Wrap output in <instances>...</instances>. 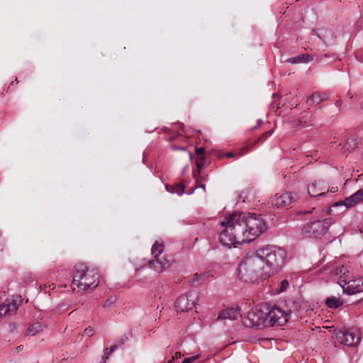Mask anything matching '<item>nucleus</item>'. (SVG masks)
<instances>
[{
  "label": "nucleus",
  "mask_w": 363,
  "mask_h": 363,
  "mask_svg": "<svg viewBox=\"0 0 363 363\" xmlns=\"http://www.w3.org/2000/svg\"><path fill=\"white\" fill-rule=\"evenodd\" d=\"M238 275L240 279L250 283L259 282L269 277L264 261L258 255V249L247 254L241 260L238 267Z\"/></svg>",
  "instance_id": "1"
},
{
  "label": "nucleus",
  "mask_w": 363,
  "mask_h": 363,
  "mask_svg": "<svg viewBox=\"0 0 363 363\" xmlns=\"http://www.w3.org/2000/svg\"><path fill=\"white\" fill-rule=\"evenodd\" d=\"M231 214L245 243L255 240L266 230V223L260 215L242 212Z\"/></svg>",
  "instance_id": "2"
},
{
  "label": "nucleus",
  "mask_w": 363,
  "mask_h": 363,
  "mask_svg": "<svg viewBox=\"0 0 363 363\" xmlns=\"http://www.w3.org/2000/svg\"><path fill=\"white\" fill-rule=\"evenodd\" d=\"M258 255H261L269 277L281 270L287 255L284 249L269 245L258 248Z\"/></svg>",
  "instance_id": "3"
},
{
  "label": "nucleus",
  "mask_w": 363,
  "mask_h": 363,
  "mask_svg": "<svg viewBox=\"0 0 363 363\" xmlns=\"http://www.w3.org/2000/svg\"><path fill=\"white\" fill-rule=\"evenodd\" d=\"M99 277L97 269H89L85 264H79L75 266L73 283L83 291L93 289L99 285Z\"/></svg>",
  "instance_id": "4"
},
{
  "label": "nucleus",
  "mask_w": 363,
  "mask_h": 363,
  "mask_svg": "<svg viewBox=\"0 0 363 363\" xmlns=\"http://www.w3.org/2000/svg\"><path fill=\"white\" fill-rule=\"evenodd\" d=\"M220 225L224 228L219 235L220 242L223 245L230 248L232 246L236 247L238 244L245 243L231 213L224 218Z\"/></svg>",
  "instance_id": "5"
},
{
  "label": "nucleus",
  "mask_w": 363,
  "mask_h": 363,
  "mask_svg": "<svg viewBox=\"0 0 363 363\" xmlns=\"http://www.w3.org/2000/svg\"><path fill=\"white\" fill-rule=\"evenodd\" d=\"M333 223L331 218L313 220L304 225L301 233L309 238H320L327 233Z\"/></svg>",
  "instance_id": "6"
},
{
  "label": "nucleus",
  "mask_w": 363,
  "mask_h": 363,
  "mask_svg": "<svg viewBox=\"0 0 363 363\" xmlns=\"http://www.w3.org/2000/svg\"><path fill=\"white\" fill-rule=\"evenodd\" d=\"M264 304H260L251 309L247 316L242 318L243 324L247 328H266Z\"/></svg>",
  "instance_id": "7"
},
{
  "label": "nucleus",
  "mask_w": 363,
  "mask_h": 363,
  "mask_svg": "<svg viewBox=\"0 0 363 363\" xmlns=\"http://www.w3.org/2000/svg\"><path fill=\"white\" fill-rule=\"evenodd\" d=\"M264 311L266 328L274 325L282 326L288 321L289 314L279 307L270 306L267 303H264Z\"/></svg>",
  "instance_id": "8"
},
{
  "label": "nucleus",
  "mask_w": 363,
  "mask_h": 363,
  "mask_svg": "<svg viewBox=\"0 0 363 363\" xmlns=\"http://www.w3.org/2000/svg\"><path fill=\"white\" fill-rule=\"evenodd\" d=\"M335 336L339 343L348 347L356 346L361 340L359 332L354 328L336 330Z\"/></svg>",
  "instance_id": "9"
},
{
  "label": "nucleus",
  "mask_w": 363,
  "mask_h": 363,
  "mask_svg": "<svg viewBox=\"0 0 363 363\" xmlns=\"http://www.w3.org/2000/svg\"><path fill=\"white\" fill-rule=\"evenodd\" d=\"M196 299L197 295L194 292L179 296L174 303L177 311L182 313L191 310L196 305Z\"/></svg>",
  "instance_id": "10"
},
{
  "label": "nucleus",
  "mask_w": 363,
  "mask_h": 363,
  "mask_svg": "<svg viewBox=\"0 0 363 363\" xmlns=\"http://www.w3.org/2000/svg\"><path fill=\"white\" fill-rule=\"evenodd\" d=\"M174 260L172 258L164 255L161 257H158L156 259H152L148 262L150 268L154 269L157 273H161L165 269L169 267Z\"/></svg>",
  "instance_id": "11"
},
{
  "label": "nucleus",
  "mask_w": 363,
  "mask_h": 363,
  "mask_svg": "<svg viewBox=\"0 0 363 363\" xmlns=\"http://www.w3.org/2000/svg\"><path fill=\"white\" fill-rule=\"evenodd\" d=\"M297 199L298 196L296 193L286 192L281 195L276 194L273 197L272 203L274 206L278 208L285 207L291 204L292 201Z\"/></svg>",
  "instance_id": "12"
},
{
  "label": "nucleus",
  "mask_w": 363,
  "mask_h": 363,
  "mask_svg": "<svg viewBox=\"0 0 363 363\" xmlns=\"http://www.w3.org/2000/svg\"><path fill=\"white\" fill-rule=\"evenodd\" d=\"M19 305L14 300H6L0 305V319L4 317L14 315Z\"/></svg>",
  "instance_id": "13"
},
{
  "label": "nucleus",
  "mask_w": 363,
  "mask_h": 363,
  "mask_svg": "<svg viewBox=\"0 0 363 363\" xmlns=\"http://www.w3.org/2000/svg\"><path fill=\"white\" fill-rule=\"evenodd\" d=\"M329 191L326 184L323 181H315L308 186V193L311 196H320Z\"/></svg>",
  "instance_id": "14"
},
{
  "label": "nucleus",
  "mask_w": 363,
  "mask_h": 363,
  "mask_svg": "<svg viewBox=\"0 0 363 363\" xmlns=\"http://www.w3.org/2000/svg\"><path fill=\"white\" fill-rule=\"evenodd\" d=\"M343 291L348 294H354L363 291V281L361 279H350L342 287Z\"/></svg>",
  "instance_id": "15"
},
{
  "label": "nucleus",
  "mask_w": 363,
  "mask_h": 363,
  "mask_svg": "<svg viewBox=\"0 0 363 363\" xmlns=\"http://www.w3.org/2000/svg\"><path fill=\"white\" fill-rule=\"evenodd\" d=\"M240 310L238 308H229L223 310L218 316V320H237L241 317Z\"/></svg>",
  "instance_id": "16"
},
{
  "label": "nucleus",
  "mask_w": 363,
  "mask_h": 363,
  "mask_svg": "<svg viewBox=\"0 0 363 363\" xmlns=\"http://www.w3.org/2000/svg\"><path fill=\"white\" fill-rule=\"evenodd\" d=\"M317 35L326 45L332 43L335 38L334 33L326 28L319 29Z\"/></svg>",
  "instance_id": "17"
},
{
  "label": "nucleus",
  "mask_w": 363,
  "mask_h": 363,
  "mask_svg": "<svg viewBox=\"0 0 363 363\" xmlns=\"http://www.w3.org/2000/svg\"><path fill=\"white\" fill-rule=\"evenodd\" d=\"M346 201L349 206H354L357 203L363 202V188L350 196Z\"/></svg>",
  "instance_id": "18"
},
{
  "label": "nucleus",
  "mask_w": 363,
  "mask_h": 363,
  "mask_svg": "<svg viewBox=\"0 0 363 363\" xmlns=\"http://www.w3.org/2000/svg\"><path fill=\"white\" fill-rule=\"evenodd\" d=\"M324 100L325 98L319 92H315L308 98L306 103L309 106H313L320 104Z\"/></svg>",
  "instance_id": "19"
},
{
  "label": "nucleus",
  "mask_w": 363,
  "mask_h": 363,
  "mask_svg": "<svg viewBox=\"0 0 363 363\" xmlns=\"http://www.w3.org/2000/svg\"><path fill=\"white\" fill-rule=\"evenodd\" d=\"M165 188L167 191L171 194H177L179 196H182L184 194L185 186L182 184H177L174 186L166 185Z\"/></svg>",
  "instance_id": "20"
},
{
  "label": "nucleus",
  "mask_w": 363,
  "mask_h": 363,
  "mask_svg": "<svg viewBox=\"0 0 363 363\" xmlns=\"http://www.w3.org/2000/svg\"><path fill=\"white\" fill-rule=\"evenodd\" d=\"M344 303L343 300L334 296L328 297L325 301V304L330 308H337Z\"/></svg>",
  "instance_id": "21"
},
{
  "label": "nucleus",
  "mask_w": 363,
  "mask_h": 363,
  "mask_svg": "<svg viewBox=\"0 0 363 363\" xmlns=\"http://www.w3.org/2000/svg\"><path fill=\"white\" fill-rule=\"evenodd\" d=\"M163 251L164 245L162 242L156 241L152 246L151 249V254L154 257V259H156L157 258L160 257Z\"/></svg>",
  "instance_id": "22"
},
{
  "label": "nucleus",
  "mask_w": 363,
  "mask_h": 363,
  "mask_svg": "<svg viewBox=\"0 0 363 363\" xmlns=\"http://www.w3.org/2000/svg\"><path fill=\"white\" fill-rule=\"evenodd\" d=\"M312 60V57L308 55H300L296 57L289 58L286 61L291 64L306 63Z\"/></svg>",
  "instance_id": "23"
},
{
  "label": "nucleus",
  "mask_w": 363,
  "mask_h": 363,
  "mask_svg": "<svg viewBox=\"0 0 363 363\" xmlns=\"http://www.w3.org/2000/svg\"><path fill=\"white\" fill-rule=\"evenodd\" d=\"M44 328V325L40 323H35L29 326L27 330V335L33 336L38 333L42 331Z\"/></svg>",
  "instance_id": "24"
},
{
  "label": "nucleus",
  "mask_w": 363,
  "mask_h": 363,
  "mask_svg": "<svg viewBox=\"0 0 363 363\" xmlns=\"http://www.w3.org/2000/svg\"><path fill=\"white\" fill-rule=\"evenodd\" d=\"M128 337L126 335H124V337H122L121 339L118 341L117 345H114L113 346L111 347L110 348H106V354L108 356L111 355L112 354V352H113L118 348V346L123 345L125 342V341H126L128 340Z\"/></svg>",
  "instance_id": "25"
},
{
  "label": "nucleus",
  "mask_w": 363,
  "mask_h": 363,
  "mask_svg": "<svg viewBox=\"0 0 363 363\" xmlns=\"http://www.w3.org/2000/svg\"><path fill=\"white\" fill-rule=\"evenodd\" d=\"M334 273L335 275L339 277V279L340 278V275L345 274L347 273V277L349 276V270L347 267L345 266H340L337 267L335 269Z\"/></svg>",
  "instance_id": "26"
},
{
  "label": "nucleus",
  "mask_w": 363,
  "mask_h": 363,
  "mask_svg": "<svg viewBox=\"0 0 363 363\" xmlns=\"http://www.w3.org/2000/svg\"><path fill=\"white\" fill-rule=\"evenodd\" d=\"M352 279V277L350 272H349L348 277H347V273L340 275V278L339 279L338 284H340V286L341 287H342L343 286H345L346 284L349 281V280H350Z\"/></svg>",
  "instance_id": "27"
},
{
  "label": "nucleus",
  "mask_w": 363,
  "mask_h": 363,
  "mask_svg": "<svg viewBox=\"0 0 363 363\" xmlns=\"http://www.w3.org/2000/svg\"><path fill=\"white\" fill-rule=\"evenodd\" d=\"M206 277V274H195L194 275V277L191 280V284H194L195 282H200L201 281L203 280V278Z\"/></svg>",
  "instance_id": "28"
},
{
  "label": "nucleus",
  "mask_w": 363,
  "mask_h": 363,
  "mask_svg": "<svg viewBox=\"0 0 363 363\" xmlns=\"http://www.w3.org/2000/svg\"><path fill=\"white\" fill-rule=\"evenodd\" d=\"M289 286V281L286 279L281 281V285H280V289L279 290V292H283L285 291Z\"/></svg>",
  "instance_id": "29"
},
{
  "label": "nucleus",
  "mask_w": 363,
  "mask_h": 363,
  "mask_svg": "<svg viewBox=\"0 0 363 363\" xmlns=\"http://www.w3.org/2000/svg\"><path fill=\"white\" fill-rule=\"evenodd\" d=\"M350 196L345 198V199L344 201H337V202H335L333 203V206H342L344 205L347 208H352V206H349L347 203V199L349 198Z\"/></svg>",
  "instance_id": "30"
},
{
  "label": "nucleus",
  "mask_w": 363,
  "mask_h": 363,
  "mask_svg": "<svg viewBox=\"0 0 363 363\" xmlns=\"http://www.w3.org/2000/svg\"><path fill=\"white\" fill-rule=\"evenodd\" d=\"M199 357V355L189 357L183 359L182 363H192L194 361Z\"/></svg>",
  "instance_id": "31"
},
{
  "label": "nucleus",
  "mask_w": 363,
  "mask_h": 363,
  "mask_svg": "<svg viewBox=\"0 0 363 363\" xmlns=\"http://www.w3.org/2000/svg\"><path fill=\"white\" fill-rule=\"evenodd\" d=\"M84 333L86 335L91 337L94 335L95 331L94 329L92 328L91 327H88L84 330Z\"/></svg>",
  "instance_id": "32"
},
{
  "label": "nucleus",
  "mask_w": 363,
  "mask_h": 363,
  "mask_svg": "<svg viewBox=\"0 0 363 363\" xmlns=\"http://www.w3.org/2000/svg\"><path fill=\"white\" fill-rule=\"evenodd\" d=\"M314 210H315V208H313L310 211H301L298 212L297 215L310 214V213H312Z\"/></svg>",
  "instance_id": "33"
},
{
  "label": "nucleus",
  "mask_w": 363,
  "mask_h": 363,
  "mask_svg": "<svg viewBox=\"0 0 363 363\" xmlns=\"http://www.w3.org/2000/svg\"><path fill=\"white\" fill-rule=\"evenodd\" d=\"M181 357V353L177 352L175 353L174 356L172 357V359L169 361V363L172 362L174 359L180 358Z\"/></svg>",
  "instance_id": "34"
},
{
  "label": "nucleus",
  "mask_w": 363,
  "mask_h": 363,
  "mask_svg": "<svg viewBox=\"0 0 363 363\" xmlns=\"http://www.w3.org/2000/svg\"><path fill=\"white\" fill-rule=\"evenodd\" d=\"M249 151V147H246L242 149L241 152L240 153V155H244Z\"/></svg>",
  "instance_id": "35"
},
{
  "label": "nucleus",
  "mask_w": 363,
  "mask_h": 363,
  "mask_svg": "<svg viewBox=\"0 0 363 363\" xmlns=\"http://www.w3.org/2000/svg\"><path fill=\"white\" fill-rule=\"evenodd\" d=\"M196 152L198 155L202 154L204 152V148L203 147L196 148Z\"/></svg>",
  "instance_id": "36"
},
{
  "label": "nucleus",
  "mask_w": 363,
  "mask_h": 363,
  "mask_svg": "<svg viewBox=\"0 0 363 363\" xmlns=\"http://www.w3.org/2000/svg\"><path fill=\"white\" fill-rule=\"evenodd\" d=\"M338 190V188L337 186H333L330 189V191L332 193H335Z\"/></svg>",
  "instance_id": "37"
},
{
  "label": "nucleus",
  "mask_w": 363,
  "mask_h": 363,
  "mask_svg": "<svg viewBox=\"0 0 363 363\" xmlns=\"http://www.w3.org/2000/svg\"><path fill=\"white\" fill-rule=\"evenodd\" d=\"M175 150H186V147H174Z\"/></svg>",
  "instance_id": "38"
},
{
  "label": "nucleus",
  "mask_w": 363,
  "mask_h": 363,
  "mask_svg": "<svg viewBox=\"0 0 363 363\" xmlns=\"http://www.w3.org/2000/svg\"><path fill=\"white\" fill-rule=\"evenodd\" d=\"M197 187L201 188V189H203V190H205V189H206V186H205V184H200V185L197 186H196V188H197Z\"/></svg>",
  "instance_id": "39"
},
{
  "label": "nucleus",
  "mask_w": 363,
  "mask_h": 363,
  "mask_svg": "<svg viewBox=\"0 0 363 363\" xmlns=\"http://www.w3.org/2000/svg\"><path fill=\"white\" fill-rule=\"evenodd\" d=\"M226 156L229 157H233V154L232 152H228L226 154Z\"/></svg>",
  "instance_id": "40"
},
{
  "label": "nucleus",
  "mask_w": 363,
  "mask_h": 363,
  "mask_svg": "<svg viewBox=\"0 0 363 363\" xmlns=\"http://www.w3.org/2000/svg\"><path fill=\"white\" fill-rule=\"evenodd\" d=\"M22 348H23V346H22V345H20V346H18V347H16V350H17V351H20V350H22Z\"/></svg>",
  "instance_id": "41"
},
{
  "label": "nucleus",
  "mask_w": 363,
  "mask_h": 363,
  "mask_svg": "<svg viewBox=\"0 0 363 363\" xmlns=\"http://www.w3.org/2000/svg\"><path fill=\"white\" fill-rule=\"evenodd\" d=\"M271 135L270 133H266L264 135V138H267L268 136H269Z\"/></svg>",
  "instance_id": "42"
},
{
  "label": "nucleus",
  "mask_w": 363,
  "mask_h": 363,
  "mask_svg": "<svg viewBox=\"0 0 363 363\" xmlns=\"http://www.w3.org/2000/svg\"><path fill=\"white\" fill-rule=\"evenodd\" d=\"M340 102L339 101H337V102H336V105H337V106H338V104H340Z\"/></svg>",
  "instance_id": "43"
},
{
  "label": "nucleus",
  "mask_w": 363,
  "mask_h": 363,
  "mask_svg": "<svg viewBox=\"0 0 363 363\" xmlns=\"http://www.w3.org/2000/svg\"><path fill=\"white\" fill-rule=\"evenodd\" d=\"M330 211H331L330 209H328V210H327V212H326V213H330Z\"/></svg>",
  "instance_id": "44"
},
{
  "label": "nucleus",
  "mask_w": 363,
  "mask_h": 363,
  "mask_svg": "<svg viewBox=\"0 0 363 363\" xmlns=\"http://www.w3.org/2000/svg\"><path fill=\"white\" fill-rule=\"evenodd\" d=\"M107 302L108 301L106 302V303L104 304V307H106L107 306Z\"/></svg>",
  "instance_id": "45"
},
{
  "label": "nucleus",
  "mask_w": 363,
  "mask_h": 363,
  "mask_svg": "<svg viewBox=\"0 0 363 363\" xmlns=\"http://www.w3.org/2000/svg\"><path fill=\"white\" fill-rule=\"evenodd\" d=\"M189 156L191 157V152H189Z\"/></svg>",
  "instance_id": "46"
}]
</instances>
